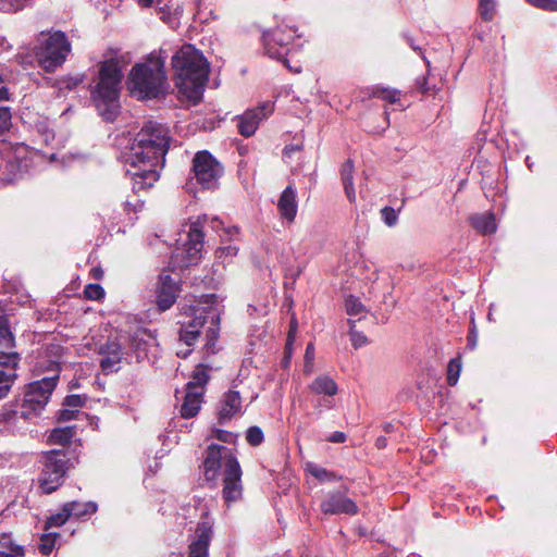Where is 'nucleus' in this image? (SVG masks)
Returning <instances> with one entry per match:
<instances>
[{
  "label": "nucleus",
  "instance_id": "obj_39",
  "mask_svg": "<svg viewBox=\"0 0 557 557\" xmlns=\"http://www.w3.org/2000/svg\"><path fill=\"white\" fill-rule=\"evenodd\" d=\"M263 438V432L259 426H250L246 432V440L251 446L260 445Z\"/></svg>",
  "mask_w": 557,
  "mask_h": 557
},
{
  "label": "nucleus",
  "instance_id": "obj_35",
  "mask_svg": "<svg viewBox=\"0 0 557 557\" xmlns=\"http://www.w3.org/2000/svg\"><path fill=\"white\" fill-rule=\"evenodd\" d=\"M138 2L143 7H150V5L154 4L158 8V10L161 12L160 18L163 21H166L168 17L170 16V13H168L166 10L170 9L171 0H138Z\"/></svg>",
  "mask_w": 557,
  "mask_h": 557
},
{
  "label": "nucleus",
  "instance_id": "obj_47",
  "mask_svg": "<svg viewBox=\"0 0 557 557\" xmlns=\"http://www.w3.org/2000/svg\"><path fill=\"white\" fill-rule=\"evenodd\" d=\"M23 8V4L15 0H0V10L4 12L18 11Z\"/></svg>",
  "mask_w": 557,
  "mask_h": 557
},
{
  "label": "nucleus",
  "instance_id": "obj_49",
  "mask_svg": "<svg viewBox=\"0 0 557 557\" xmlns=\"http://www.w3.org/2000/svg\"><path fill=\"white\" fill-rule=\"evenodd\" d=\"M476 343H478V334L475 331L474 322L472 320L471 327L469 330V335H468L467 348L470 350H473L476 347Z\"/></svg>",
  "mask_w": 557,
  "mask_h": 557
},
{
  "label": "nucleus",
  "instance_id": "obj_11",
  "mask_svg": "<svg viewBox=\"0 0 557 557\" xmlns=\"http://www.w3.org/2000/svg\"><path fill=\"white\" fill-rule=\"evenodd\" d=\"M295 33L296 30L288 26H277L274 29L263 32L262 41L265 53L287 65L286 55L290 52V44L295 38Z\"/></svg>",
  "mask_w": 557,
  "mask_h": 557
},
{
  "label": "nucleus",
  "instance_id": "obj_63",
  "mask_svg": "<svg viewBox=\"0 0 557 557\" xmlns=\"http://www.w3.org/2000/svg\"><path fill=\"white\" fill-rule=\"evenodd\" d=\"M389 429H391V425H389V424H388V425H386L385 430H386V431H389Z\"/></svg>",
  "mask_w": 557,
  "mask_h": 557
},
{
  "label": "nucleus",
  "instance_id": "obj_31",
  "mask_svg": "<svg viewBox=\"0 0 557 557\" xmlns=\"http://www.w3.org/2000/svg\"><path fill=\"white\" fill-rule=\"evenodd\" d=\"M373 95L389 103H396L400 100V91L389 87H377L374 89Z\"/></svg>",
  "mask_w": 557,
  "mask_h": 557
},
{
  "label": "nucleus",
  "instance_id": "obj_24",
  "mask_svg": "<svg viewBox=\"0 0 557 557\" xmlns=\"http://www.w3.org/2000/svg\"><path fill=\"white\" fill-rule=\"evenodd\" d=\"M0 557H25V550L10 535L3 534L0 536Z\"/></svg>",
  "mask_w": 557,
  "mask_h": 557
},
{
  "label": "nucleus",
  "instance_id": "obj_14",
  "mask_svg": "<svg viewBox=\"0 0 557 557\" xmlns=\"http://www.w3.org/2000/svg\"><path fill=\"white\" fill-rule=\"evenodd\" d=\"M237 387V384H233L220 398L216 409L220 424H225L244 413L243 397Z\"/></svg>",
  "mask_w": 557,
  "mask_h": 557
},
{
  "label": "nucleus",
  "instance_id": "obj_5",
  "mask_svg": "<svg viewBox=\"0 0 557 557\" xmlns=\"http://www.w3.org/2000/svg\"><path fill=\"white\" fill-rule=\"evenodd\" d=\"M122 78V66L117 59L111 58L101 63L91 97L97 110L106 121H114L119 113Z\"/></svg>",
  "mask_w": 557,
  "mask_h": 557
},
{
  "label": "nucleus",
  "instance_id": "obj_50",
  "mask_svg": "<svg viewBox=\"0 0 557 557\" xmlns=\"http://www.w3.org/2000/svg\"><path fill=\"white\" fill-rule=\"evenodd\" d=\"M215 437L219 441H221V442L232 443L233 440H234V434L232 432H228V431L216 430L215 431Z\"/></svg>",
  "mask_w": 557,
  "mask_h": 557
},
{
  "label": "nucleus",
  "instance_id": "obj_59",
  "mask_svg": "<svg viewBox=\"0 0 557 557\" xmlns=\"http://www.w3.org/2000/svg\"><path fill=\"white\" fill-rule=\"evenodd\" d=\"M407 42L410 45V47L414 50V51H420L421 49L419 47L416 46V44L410 39V38H407Z\"/></svg>",
  "mask_w": 557,
  "mask_h": 557
},
{
  "label": "nucleus",
  "instance_id": "obj_6",
  "mask_svg": "<svg viewBox=\"0 0 557 557\" xmlns=\"http://www.w3.org/2000/svg\"><path fill=\"white\" fill-rule=\"evenodd\" d=\"M131 94L138 99L158 98L166 90L164 59L151 53L143 63L133 66L128 81Z\"/></svg>",
  "mask_w": 557,
  "mask_h": 557
},
{
  "label": "nucleus",
  "instance_id": "obj_34",
  "mask_svg": "<svg viewBox=\"0 0 557 557\" xmlns=\"http://www.w3.org/2000/svg\"><path fill=\"white\" fill-rule=\"evenodd\" d=\"M72 517L70 510H66V504L63 505L61 510L49 517L47 521L48 527H61Z\"/></svg>",
  "mask_w": 557,
  "mask_h": 557
},
{
  "label": "nucleus",
  "instance_id": "obj_58",
  "mask_svg": "<svg viewBox=\"0 0 557 557\" xmlns=\"http://www.w3.org/2000/svg\"><path fill=\"white\" fill-rule=\"evenodd\" d=\"M385 445H386V440L384 437H379L376 440V446L379 448H383V447H385Z\"/></svg>",
  "mask_w": 557,
  "mask_h": 557
},
{
  "label": "nucleus",
  "instance_id": "obj_1",
  "mask_svg": "<svg viewBox=\"0 0 557 557\" xmlns=\"http://www.w3.org/2000/svg\"><path fill=\"white\" fill-rule=\"evenodd\" d=\"M169 146V129L160 123L149 121L137 133L123 153L134 191L150 188L159 180L158 169L163 165Z\"/></svg>",
  "mask_w": 557,
  "mask_h": 557
},
{
  "label": "nucleus",
  "instance_id": "obj_40",
  "mask_svg": "<svg viewBox=\"0 0 557 557\" xmlns=\"http://www.w3.org/2000/svg\"><path fill=\"white\" fill-rule=\"evenodd\" d=\"M470 223L482 235L487 234V215L486 214L471 215Z\"/></svg>",
  "mask_w": 557,
  "mask_h": 557
},
{
  "label": "nucleus",
  "instance_id": "obj_4",
  "mask_svg": "<svg viewBox=\"0 0 557 557\" xmlns=\"http://www.w3.org/2000/svg\"><path fill=\"white\" fill-rule=\"evenodd\" d=\"M202 299L201 302L205 306H193L189 319L182 323L180 342L190 347L198 337L205 335L207 351H213L219 335V311L213 306L216 302V296L205 295ZM190 352L189 348L178 349L176 355L186 358Z\"/></svg>",
  "mask_w": 557,
  "mask_h": 557
},
{
  "label": "nucleus",
  "instance_id": "obj_37",
  "mask_svg": "<svg viewBox=\"0 0 557 557\" xmlns=\"http://www.w3.org/2000/svg\"><path fill=\"white\" fill-rule=\"evenodd\" d=\"M348 323L350 325L349 335H350V341H351L352 346L355 348H360V347L367 345L368 339H367L366 335L362 334L361 332H358L355 330L356 321L349 319Z\"/></svg>",
  "mask_w": 557,
  "mask_h": 557
},
{
  "label": "nucleus",
  "instance_id": "obj_41",
  "mask_svg": "<svg viewBox=\"0 0 557 557\" xmlns=\"http://www.w3.org/2000/svg\"><path fill=\"white\" fill-rule=\"evenodd\" d=\"M12 114L9 107H0V135L11 127Z\"/></svg>",
  "mask_w": 557,
  "mask_h": 557
},
{
  "label": "nucleus",
  "instance_id": "obj_62",
  "mask_svg": "<svg viewBox=\"0 0 557 557\" xmlns=\"http://www.w3.org/2000/svg\"><path fill=\"white\" fill-rule=\"evenodd\" d=\"M284 151H285V153H288L289 151H294V148L286 147Z\"/></svg>",
  "mask_w": 557,
  "mask_h": 557
},
{
  "label": "nucleus",
  "instance_id": "obj_28",
  "mask_svg": "<svg viewBox=\"0 0 557 557\" xmlns=\"http://www.w3.org/2000/svg\"><path fill=\"white\" fill-rule=\"evenodd\" d=\"M15 339L10 331L9 321L5 315H0V346L11 348L14 346Z\"/></svg>",
  "mask_w": 557,
  "mask_h": 557
},
{
  "label": "nucleus",
  "instance_id": "obj_12",
  "mask_svg": "<svg viewBox=\"0 0 557 557\" xmlns=\"http://www.w3.org/2000/svg\"><path fill=\"white\" fill-rule=\"evenodd\" d=\"M193 171L203 188H214L223 173V168L208 151L197 152L193 160Z\"/></svg>",
  "mask_w": 557,
  "mask_h": 557
},
{
  "label": "nucleus",
  "instance_id": "obj_3",
  "mask_svg": "<svg viewBox=\"0 0 557 557\" xmlns=\"http://www.w3.org/2000/svg\"><path fill=\"white\" fill-rule=\"evenodd\" d=\"M172 66L176 73L178 92L189 101L197 103L203 94L209 78L210 63L202 52L193 45H184L172 57Z\"/></svg>",
  "mask_w": 557,
  "mask_h": 557
},
{
  "label": "nucleus",
  "instance_id": "obj_27",
  "mask_svg": "<svg viewBox=\"0 0 557 557\" xmlns=\"http://www.w3.org/2000/svg\"><path fill=\"white\" fill-rule=\"evenodd\" d=\"M66 510H70L72 517L82 518L95 513L97 511V505L92 502H70L66 503Z\"/></svg>",
  "mask_w": 557,
  "mask_h": 557
},
{
  "label": "nucleus",
  "instance_id": "obj_10",
  "mask_svg": "<svg viewBox=\"0 0 557 557\" xmlns=\"http://www.w3.org/2000/svg\"><path fill=\"white\" fill-rule=\"evenodd\" d=\"M203 247L202 223L200 219L193 222L189 226L187 238L182 247H176L172 257L171 264L173 269L187 268L196 264L201 258Z\"/></svg>",
  "mask_w": 557,
  "mask_h": 557
},
{
  "label": "nucleus",
  "instance_id": "obj_30",
  "mask_svg": "<svg viewBox=\"0 0 557 557\" xmlns=\"http://www.w3.org/2000/svg\"><path fill=\"white\" fill-rule=\"evenodd\" d=\"M209 381V374L203 367H198L193 375V380L186 384L187 388L196 389L201 388V393H205V386Z\"/></svg>",
  "mask_w": 557,
  "mask_h": 557
},
{
  "label": "nucleus",
  "instance_id": "obj_56",
  "mask_svg": "<svg viewBox=\"0 0 557 557\" xmlns=\"http://www.w3.org/2000/svg\"><path fill=\"white\" fill-rule=\"evenodd\" d=\"M9 99V92L5 87H0V101L8 100Z\"/></svg>",
  "mask_w": 557,
  "mask_h": 557
},
{
  "label": "nucleus",
  "instance_id": "obj_17",
  "mask_svg": "<svg viewBox=\"0 0 557 557\" xmlns=\"http://www.w3.org/2000/svg\"><path fill=\"white\" fill-rule=\"evenodd\" d=\"M122 337L110 338L100 347L101 368L104 372H116L124 356Z\"/></svg>",
  "mask_w": 557,
  "mask_h": 557
},
{
  "label": "nucleus",
  "instance_id": "obj_32",
  "mask_svg": "<svg viewBox=\"0 0 557 557\" xmlns=\"http://www.w3.org/2000/svg\"><path fill=\"white\" fill-rule=\"evenodd\" d=\"M345 307L347 314L350 317H359L360 319L362 314L366 312L364 306L358 298L354 296H349L346 298Z\"/></svg>",
  "mask_w": 557,
  "mask_h": 557
},
{
  "label": "nucleus",
  "instance_id": "obj_43",
  "mask_svg": "<svg viewBox=\"0 0 557 557\" xmlns=\"http://www.w3.org/2000/svg\"><path fill=\"white\" fill-rule=\"evenodd\" d=\"M238 252V247L234 246V245H227V246H223V247H220L218 250H216V257L222 260V262H226L228 259H232L233 257H235Z\"/></svg>",
  "mask_w": 557,
  "mask_h": 557
},
{
  "label": "nucleus",
  "instance_id": "obj_26",
  "mask_svg": "<svg viewBox=\"0 0 557 557\" xmlns=\"http://www.w3.org/2000/svg\"><path fill=\"white\" fill-rule=\"evenodd\" d=\"M76 435L75 426L57 428L50 433L48 441L54 445H66Z\"/></svg>",
  "mask_w": 557,
  "mask_h": 557
},
{
  "label": "nucleus",
  "instance_id": "obj_25",
  "mask_svg": "<svg viewBox=\"0 0 557 557\" xmlns=\"http://www.w3.org/2000/svg\"><path fill=\"white\" fill-rule=\"evenodd\" d=\"M305 469L308 473H310L312 476H314L321 483L336 482L342 479L335 472L329 471L327 469H325L314 462H307Z\"/></svg>",
  "mask_w": 557,
  "mask_h": 557
},
{
  "label": "nucleus",
  "instance_id": "obj_29",
  "mask_svg": "<svg viewBox=\"0 0 557 557\" xmlns=\"http://www.w3.org/2000/svg\"><path fill=\"white\" fill-rule=\"evenodd\" d=\"M462 369L461 356L458 355L453 358L447 366V383L450 386H455L458 383L460 372Z\"/></svg>",
  "mask_w": 557,
  "mask_h": 557
},
{
  "label": "nucleus",
  "instance_id": "obj_55",
  "mask_svg": "<svg viewBox=\"0 0 557 557\" xmlns=\"http://www.w3.org/2000/svg\"><path fill=\"white\" fill-rule=\"evenodd\" d=\"M488 227H490V234H492L493 232L496 231L495 218L491 213H490V224H488Z\"/></svg>",
  "mask_w": 557,
  "mask_h": 557
},
{
  "label": "nucleus",
  "instance_id": "obj_52",
  "mask_svg": "<svg viewBox=\"0 0 557 557\" xmlns=\"http://www.w3.org/2000/svg\"><path fill=\"white\" fill-rule=\"evenodd\" d=\"M479 13L482 21L487 20V0H479Z\"/></svg>",
  "mask_w": 557,
  "mask_h": 557
},
{
  "label": "nucleus",
  "instance_id": "obj_45",
  "mask_svg": "<svg viewBox=\"0 0 557 557\" xmlns=\"http://www.w3.org/2000/svg\"><path fill=\"white\" fill-rule=\"evenodd\" d=\"M313 360H314V345L312 343H309L306 348L305 352V372L307 374L311 373L313 368Z\"/></svg>",
  "mask_w": 557,
  "mask_h": 557
},
{
  "label": "nucleus",
  "instance_id": "obj_18",
  "mask_svg": "<svg viewBox=\"0 0 557 557\" xmlns=\"http://www.w3.org/2000/svg\"><path fill=\"white\" fill-rule=\"evenodd\" d=\"M18 361L20 355L17 352L0 351V398L9 393L16 377L15 369Z\"/></svg>",
  "mask_w": 557,
  "mask_h": 557
},
{
  "label": "nucleus",
  "instance_id": "obj_7",
  "mask_svg": "<svg viewBox=\"0 0 557 557\" xmlns=\"http://www.w3.org/2000/svg\"><path fill=\"white\" fill-rule=\"evenodd\" d=\"M71 52V44L62 32L41 33L34 49L39 66L46 72H53L61 66Z\"/></svg>",
  "mask_w": 557,
  "mask_h": 557
},
{
  "label": "nucleus",
  "instance_id": "obj_22",
  "mask_svg": "<svg viewBox=\"0 0 557 557\" xmlns=\"http://www.w3.org/2000/svg\"><path fill=\"white\" fill-rule=\"evenodd\" d=\"M312 393L332 397L337 394L338 386L336 382L327 375H319L309 385Z\"/></svg>",
  "mask_w": 557,
  "mask_h": 557
},
{
  "label": "nucleus",
  "instance_id": "obj_21",
  "mask_svg": "<svg viewBox=\"0 0 557 557\" xmlns=\"http://www.w3.org/2000/svg\"><path fill=\"white\" fill-rule=\"evenodd\" d=\"M203 393L201 388L190 389L186 387L184 401L181 407V414L185 419L195 417L200 410Z\"/></svg>",
  "mask_w": 557,
  "mask_h": 557
},
{
  "label": "nucleus",
  "instance_id": "obj_20",
  "mask_svg": "<svg viewBox=\"0 0 557 557\" xmlns=\"http://www.w3.org/2000/svg\"><path fill=\"white\" fill-rule=\"evenodd\" d=\"M277 210L282 220L293 223L298 211L296 189L288 185L277 200Z\"/></svg>",
  "mask_w": 557,
  "mask_h": 557
},
{
  "label": "nucleus",
  "instance_id": "obj_2",
  "mask_svg": "<svg viewBox=\"0 0 557 557\" xmlns=\"http://www.w3.org/2000/svg\"><path fill=\"white\" fill-rule=\"evenodd\" d=\"M203 475L208 482L216 484L222 476L224 502L230 505L243 496L242 468L232 450L223 445L211 444L202 462Z\"/></svg>",
  "mask_w": 557,
  "mask_h": 557
},
{
  "label": "nucleus",
  "instance_id": "obj_13",
  "mask_svg": "<svg viewBox=\"0 0 557 557\" xmlns=\"http://www.w3.org/2000/svg\"><path fill=\"white\" fill-rule=\"evenodd\" d=\"M214 519L205 511L197 523L194 539L189 544L188 557H209V546L213 536Z\"/></svg>",
  "mask_w": 557,
  "mask_h": 557
},
{
  "label": "nucleus",
  "instance_id": "obj_60",
  "mask_svg": "<svg viewBox=\"0 0 557 557\" xmlns=\"http://www.w3.org/2000/svg\"><path fill=\"white\" fill-rule=\"evenodd\" d=\"M407 42L410 45V47L414 50V51H420L421 49L419 47L416 46V44L410 39V38H407Z\"/></svg>",
  "mask_w": 557,
  "mask_h": 557
},
{
  "label": "nucleus",
  "instance_id": "obj_19",
  "mask_svg": "<svg viewBox=\"0 0 557 557\" xmlns=\"http://www.w3.org/2000/svg\"><path fill=\"white\" fill-rule=\"evenodd\" d=\"M180 288L169 274L159 276L156 289V302L161 311L170 309L176 301Z\"/></svg>",
  "mask_w": 557,
  "mask_h": 557
},
{
  "label": "nucleus",
  "instance_id": "obj_54",
  "mask_svg": "<svg viewBox=\"0 0 557 557\" xmlns=\"http://www.w3.org/2000/svg\"><path fill=\"white\" fill-rule=\"evenodd\" d=\"M476 141L480 146V148H482L486 141V132L485 131H482V132H479L478 135H476Z\"/></svg>",
  "mask_w": 557,
  "mask_h": 557
},
{
  "label": "nucleus",
  "instance_id": "obj_16",
  "mask_svg": "<svg viewBox=\"0 0 557 557\" xmlns=\"http://www.w3.org/2000/svg\"><path fill=\"white\" fill-rule=\"evenodd\" d=\"M273 111L270 102H263L256 109H250L238 116L237 127L239 133L245 137H250L255 134L260 122L265 119Z\"/></svg>",
  "mask_w": 557,
  "mask_h": 557
},
{
  "label": "nucleus",
  "instance_id": "obj_57",
  "mask_svg": "<svg viewBox=\"0 0 557 557\" xmlns=\"http://www.w3.org/2000/svg\"><path fill=\"white\" fill-rule=\"evenodd\" d=\"M92 273H94V276H95L96 278H101V276H102V274H103L102 270H101V269H99V268H94V269H92Z\"/></svg>",
  "mask_w": 557,
  "mask_h": 557
},
{
  "label": "nucleus",
  "instance_id": "obj_36",
  "mask_svg": "<svg viewBox=\"0 0 557 557\" xmlns=\"http://www.w3.org/2000/svg\"><path fill=\"white\" fill-rule=\"evenodd\" d=\"M296 327H297V323L295 320L292 321L290 323V330H289V333H288V338H287V342H286V345H285V357H284V360H283V367L284 368H287L289 366V362H290V358H292V354H293V342H294V335L296 333Z\"/></svg>",
  "mask_w": 557,
  "mask_h": 557
},
{
  "label": "nucleus",
  "instance_id": "obj_64",
  "mask_svg": "<svg viewBox=\"0 0 557 557\" xmlns=\"http://www.w3.org/2000/svg\"><path fill=\"white\" fill-rule=\"evenodd\" d=\"M173 556H174V557H182V556H180V555H173Z\"/></svg>",
  "mask_w": 557,
  "mask_h": 557
},
{
  "label": "nucleus",
  "instance_id": "obj_9",
  "mask_svg": "<svg viewBox=\"0 0 557 557\" xmlns=\"http://www.w3.org/2000/svg\"><path fill=\"white\" fill-rule=\"evenodd\" d=\"M67 456L64 450L48 451L42 458V471L39 476V487L44 493L54 492L63 482L69 470Z\"/></svg>",
  "mask_w": 557,
  "mask_h": 557
},
{
  "label": "nucleus",
  "instance_id": "obj_48",
  "mask_svg": "<svg viewBox=\"0 0 557 557\" xmlns=\"http://www.w3.org/2000/svg\"><path fill=\"white\" fill-rule=\"evenodd\" d=\"M79 413V410L78 409H73V408H63L60 410L59 412V421H70V420H73L77 417V414Z\"/></svg>",
  "mask_w": 557,
  "mask_h": 557
},
{
  "label": "nucleus",
  "instance_id": "obj_44",
  "mask_svg": "<svg viewBox=\"0 0 557 557\" xmlns=\"http://www.w3.org/2000/svg\"><path fill=\"white\" fill-rule=\"evenodd\" d=\"M527 2L542 10L557 12V0H527Z\"/></svg>",
  "mask_w": 557,
  "mask_h": 557
},
{
  "label": "nucleus",
  "instance_id": "obj_53",
  "mask_svg": "<svg viewBox=\"0 0 557 557\" xmlns=\"http://www.w3.org/2000/svg\"><path fill=\"white\" fill-rule=\"evenodd\" d=\"M140 334H141L140 332H136L131 339V345L136 350L140 349V342H141V339H139Z\"/></svg>",
  "mask_w": 557,
  "mask_h": 557
},
{
  "label": "nucleus",
  "instance_id": "obj_51",
  "mask_svg": "<svg viewBox=\"0 0 557 557\" xmlns=\"http://www.w3.org/2000/svg\"><path fill=\"white\" fill-rule=\"evenodd\" d=\"M331 443H344L346 441V434L344 432H334L327 438Z\"/></svg>",
  "mask_w": 557,
  "mask_h": 557
},
{
  "label": "nucleus",
  "instance_id": "obj_15",
  "mask_svg": "<svg viewBox=\"0 0 557 557\" xmlns=\"http://www.w3.org/2000/svg\"><path fill=\"white\" fill-rule=\"evenodd\" d=\"M324 515H349L358 512L357 504L341 491L329 492L320 504Z\"/></svg>",
  "mask_w": 557,
  "mask_h": 557
},
{
  "label": "nucleus",
  "instance_id": "obj_46",
  "mask_svg": "<svg viewBox=\"0 0 557 557\" xmlns=\"http://www.w3.org/2000/svg\"><path fill=\"white\" fill-rule=\"evenodd\" d=\"M84 403L85 398H83L81 395H69L65 397L63 406L73 409H78L84 405Z\"/></svg>",
  "mask_w": 557,
  "mask_h": 557
},
{
  "label": "nucleus",
  "instance_id": "obj_61",
  "mask_svg": "<svg viewBox=\"0 0 557 557\" xmlns=\"http://www.w3.org/2000/svg\"><path fill=\"white\" fill-rule=\"evenodd\" d=\"M227 234H228V235H231V236H232L233 234H238V228H237V227H235V226H234V227H232V228H228V230H227Z\"/></svg>",
  "mask_w": 557,
  "mask_h": 557
},
{
  "label": "nucleus",
  "instance_id": "obj_33",
  "mask_svg": "<svg viewBox=\"0 0 557 557\" xmlns=\"http://www.w3.org/2000/svg\"><path fill=\"white\" fill-rule=\"evenodd\" d=\"M58 537V533L42 534L38 544L39 552L44 555H49L53 550Z\"/></svg>",
  "mask_w": 557,
  "mask_h": 557
},
{
  "label": "nucleus",
  "instance_id": "obj_42",
  "mask_svg": "<svg viewBox=\"0 0 557 557\" xmlns=\"http://www.w3.org/2000/svg\"><path fill=\"white\" fill-rule=\"evenodd\" d=\"M381 216H382V220L384 221V223L387 226L392 227L397 223L398 212L395 209H393L392 207H384L381 210Z\"/></svg>",
  "mask_w": 557,
  "mask_h": 557
},
{
  "label": "nucleus",
  "instance_id": "obj_8",
  "mask_svg": "<svg viewBox=\"0 0 557 557\" xmlns=\"http://www.w3.org/2000/svg\"><path fill=\"white\" fill-rule=\"evenodd\" d=\"M58 375L44 377L27 385L24 393L20 416L28 419L37 416L46 407L57 386Z\"/></svg>",
  "mask_w": 557,
  "mask_h": 557
},
{
  "label": "nucleus",
  "instance_id": "obj_38",
  "mask_svg": "<svg viewBox=\"0 0 557 557\" xmlns=\"http://www.w3.org/2000/svg\"><path fill=\"white\" fill-rule=\"evenodd\" d=\"M84 295L90 300H100L104 297V289L99 284H88L85 286Z\"/></svg>",
  "mask_w": 557,
  "mask_h": 557
},
{
  "label": "nucleus",
  "instance_id": "obj_23",
  "mask_svg": "<svg viewBox=\"0 0 557 557\" xmlns=\"http://www.w3.org/2000/svg\"><path fill=\"white\" fill-rule=\"evenodd\" d=\"M354 163L347 160L341 169L342 183L344 185L345 194L350 202L356 201V191L354 187Z\"/></svg>",
  "mask_w": 557,
  "mask_h": 557
}]
</instances>
